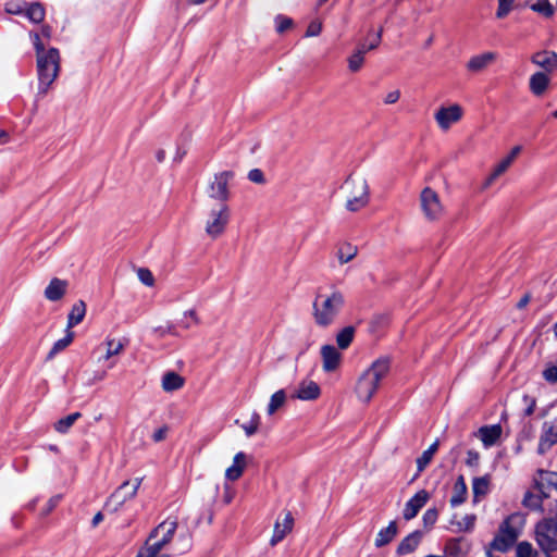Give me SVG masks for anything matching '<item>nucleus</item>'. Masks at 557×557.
Returning <instances> with one entry per match:
<instances>
[{
    "instance_id": "1",
    "label": "nucleus",
    "mask_w": 557,
    "mask_h": 557,
    "mask_svg": "<svg viewBox=\"0 0 557 557\" xmlns=\"http://www.w3.org/2000/svg\"><path fill=\"white\" fill-rule=\"evenodd\" d=\"M29 37L36 52V72L38 79V90L36 100L42 99L58 78L61 69L60 52L57 48L46 49L40 39V34L30 32Z\"/></svg>"
},
{
    "instance_id": "2",
    "label": "nucleus",
    "mask_w": 557,
    "mask_h": 557,
    "mask_svg": "<svg viewBox=\"0 0 557 557\" xmlns=\"http://www.w3.org/2000/svg\"><path fill=\"white\" fill-rule=\"evenodd\" d=\"M345 306V295L332 287L330 294L318 293L313 301V319L317 325L326 327L333 324Z\"/></svg>"
},
{
    "instance_id": "3",
    "label": "nucleus",
    "mask_w": 557,
    "mask_h": 557,
    "mask_svg": "<svg viewBox=\"0 0 557 557\" xmlns=\"http://www.w3.org/2000/svg\"><path fill=\"white\" fill-rule=\"evenodd\" d=\"M388 372V359L381 358L375 360L358 379L356 384L357 397L363 403H369L379 388L380 382Z\"/></svg>"
},
{
    "instance_id": "4",
    "label": "nucleus",
    "mask_w": 557,
    "mask_h": 557,
    "mask_svg": "<svg viewBox=\"0 0 557 557\" xmlns=\"http://www.w3.org/2000/svg\"><path fill=\"white\" fill-rule=\"evenodd\" d=\"M177 528L175 520H165L160 523L146 542V546L139 550L137 557H171L164 553L165 546L172 541Z\"/></svg>"
},
{
    "instance_id": "5",
    "label": "nucleus",
    "mask_w": 557,
    "mask_h": 557,
    "mask_svg": "<svg viewBox=\"0 0 557 557\" xmlns=\"http://www.w3.org/2000/svg\"><path fill=\"white\" fill-rule=\"evenodd\" d=\"M524 524V515L520 512L511 513L499 525L498 533L491 546L498 552H507L521 535Z\"/></svg>"
},
{
    "instance_id": "6",
    "label": "nucleus",
    "mask_w": 557,
    "mask_h": 557,
    "mask_svg": "<svg viewBox=\"0 0 557 557\" xmlns=\"http://www.w3.org/2000/svg\"><path fill=\"white\" fill-rule=\"evenodd\" d=\"M343 188L347 194L346 209L350 212L359 211L369 202V186L367 180L361 176H348Z\"/></svg>"
},
{
    "instance_id": "7",
    "label": "nucleus",
    "mask_w": 557,
    "mask_h": 557,
    "mask_svg": "<svg viewBox=\"0 0 557 557\" xmlns=\"http://www.w3.org/2000/svg\"><path fill=\"white\" fill-rule=\"evenodd\" d=\"M143 482V478H135L133 481H124L109 497L106 508L112 512L117 511L124 503L136 496Z\"/></svg>"
},
{
    "instance_id": "8",
    "label": "nucleus",
    "mask_w": 557,
    "mask_h": 557,
    "mask_svg": "<svg viewBox=\"0 0 557 557\" xmlns=\"http://www.w3.org/2000/svg\"><path fill=\"white\" fill-rule=\"evenodd\" d=\"M420 207L428 221H437L444 214V205L440 195L431 187H425L420 194Z\"/></svg>"
},
{
    "instance_id": "9",
    "label": "nucleus",
    "mask_w": 557,
    "mask_h": 557,
    "mask_svg": "<svg viewBox=\"0 0 557 557\" xmlns=\"http://www.w3.org/2000/svg\"><path fill=\"white\" fill-rule=\"evenodd\" d=\"M536 541L545 552V557H549L548 553L557 549V520L545 519L537 523Z\"/></svg>"
},
{
    "instance_id": "10",
    "label": "nucleus",
    "mask_w": 557,
    "mask_h": 557,
    "mask_svg": "<svg viewBox=\"0 0 557 557\" xmlns=\"http://www.w3.org/2000/svg\"><path fill=\"white\" fill-rule=\"evenodd\" d=\"M230 221V209L227 205L220 203L216 208H212L208 214L206 222V233L212 237H219L226 228Z\"/></svg>"
},
{
    "instance_id": "11",
    "label": "nucleus",
    "mask_w": 557,
    "mask_h": 557,
    "mask_svg": "<svg viewBox=\"0 0 557 557\" xmlns=\"http://www.w3.org/2000/svg\"><path fill=\"white\" fill-rule=\"evenodd\" d=\"M233 177L234 173L232 171L216 173L209 185V197L225 202L230 197L228 183Z\"/></svg>"
},
{
    "instance_id": "12",
    "label": "nucleus",
    "mask_w": 557,
    "mask_h": 557,
    "mask_svg": "<svg viewBox=\"0 0 557 557\" xmlns=\"http://www.w3.org/2000/svg\"><path fill=\"white\" fill-rule=\"evenodd\" d=\"M521 150V146H515L510 152L495 165L491 174L483 182L481 190H486L490 188L494 182L511 166Z\"/></svg>"
},
{
    "instance_id": "13",
    "label": "nucleus",
    "mask_w": 557,
    "mask_h": 557,
    "mask_svg": "<svg viewBox=\"0 0 557 557\" xmlns=\"http://www.w3.org/2000/svg\"><path fill=\"white\" fill-rule=\"evenodd\" d=\"M463 110L461 106L454 103L449 107H441L434 115L438 127L447 131L450 126L461 120Z\"/></svg>"
},
{
    "instance_id": "14",
    "label": "nucleus",
    "mask_w": 557,
    "mask_h": 557,
    "mask_svg": "<svg viewBox=\"0 0 557 557\" xmlns=\"http://www.w3.org/2000/svg\"><path fill=\"white\" fill-rule=\"evenodd\" d=\"M555 444H557V419L544 422L539 442V453H546Z\"/></svg>"
},
{
    "instance_id": "15",
    "label": "nucleus",
    "mask_w": 557,
    "mask_h": 557,
    "mask_svg": "<svg viewBox=\"0 0 557 557\" xmlns=\"http://www.w3.org/2000/svg\"><path fill=\"white\" fill-rule=\"evenodd\" d=\"M321 358L323 371L330 373L339 367L343 356L333 345H324L321 347Z\"/></svg>"
},
{
    "instance_id": "16",
    "label": "nucleus",
    "mask_w": 557,
    "mask_h": 557,
    "mask_svg": "<svg viewBox=\"0 0 557 557\" xmlns=\"http://www.w3.org/2000/svg\"><path fill=\"white\" fill-rule=\"evenodd\" d=\"M429 493L425 490L417 492L405 505L404 519L411 520L417 517L420 509L428 503Z\"/></svg>"
},
{
    "instance_id": "17",
    "label": "nucleus",
    "mask_w": 557,
    "mask_h": 557,
    "mask_svg": "<svg viewBox=\"0 0 557 557\" xmlns=\"http://www.w3.org/2000/svg\"><path fill=\"white\" fill-rule=\"evenodd\" d=\"M496 59V52L486 51L471 57L467 62L466 67L471 73H480L487 69Z\"/></svg>"
},
{
    "instance_id": "18",
    "label": "nucleus",
    "mask_w": 557,
    "mask_h": 557,
    "mask_svg": "<svg viewBox=\"0 0 557 557\" xmlns=\"http://www.w3.org/2000/svg\"><path fill=\"white\" fill-rule=\"evenodd\" d=\"M320 386L315 382L311 380H302L295 389L293 398L300 400H314L320 396Z\"/></svg>"
},
{
    "instance_id": "19",
    "label": "nucleus",
    "mask_w": 557,
    "mask_h": 557,
    "mask_svg": "<svg viewBox=\"0 0 557 557\" xmlns=\"http://www.w3.org/2000/svg\"><path fill=\"white\" fill-rule=\"evenodd\" d=\"M294 527V518L289 511L285 513L282 522L276 521L273 529V535L270 540V545H277L283 539L292 532Z\"/></svg>"
},
{
    "instance_id": "20",
    "label": "nucleus",
    "mask_w": 557,
    "mask_h": 557,
    "mask_svg": "<svg viewBox=\"0 0 557 557\" xmlns=\"http://www.w3.org/2000/svg\"><path fill=\"white\" fill-rule=\"evenodd\" d=\"M531 61L546 72H553L557 69V53L552 51L536 52L532 55Z\"/></svg>"
},
{
    "instance_id": "21",
    "label": "nucleus",
    "mask_w": 557,
    "mask_h": 557,
    "mask_svg": "<svg viewBox=\"0 0 557 557\" xmlns=\"http://www.w3.org/2000/svg\"><path fill=\"white\" fill-rule=\"evenodd\" d=\"M67 282L58 277L52 278L45 289V297L50 301H58L66 293Z\"/></svg>"
},
{
    "instance_id": "22",
    "label": "nucleus",
    "mask_w": 557,
    "mask_h": 557,
    "mask_svg": "<svg viewBox=\"0 0 557 557\" xmlns=\"http://www.w3.org/2000/svg\"><path fill=\"white\" fill-rule=\"evenodd\" d=\"M502 435V426L499 424L481 426L476 436L482 441L485 447L493 446Z\"/></svg>"
},
{
    "instance_id": "23",
    "label": "nucleus",
    "mask_w": 557,
    "mask_h": 557,
    "mask_svg": "<svg viewBox=\"0 0 557 557\" xmlns=\"http://www.w3.org/2000/svg\"><path fill=\"white\" fill-rule=\"evenodd\" d=\"M550 78L544 72H536L530 77L529 87L534 96H542L548 88Z\"/></svg>"
},
{
    "instance_id": "24",
    "label": "nucleus",
    "mask_w": 557,
    "mask_h": 557,
    "mask_svg": "<svg viewBox=\"0 0 557 557\" xmlns=\"http://www.w3.org/2000/svg\"><path fill=\"white\" fill-rule=\"evenodd\" d=\"M246 465V455L243 451L237 453L234 456L233 465L225 471V476L230 481H235L243 474Z\"/></svg>"
},
{
    "instance_id": "25",
    "label": "nucleus",
    "mask_w": 557,
    "mask_h": 557,
    "mask_svg": "<svg viewBox=\"0 0 557 557\" xmlns=\"http://www.w3.org/2000/svg\"><path fill=\"white\" fill-rule=\"evenodd\" d=\"M422 539V533L420 531H414L407 535L403 541L399 543L397 547V554L398 555H407L412 553L419 545L420 541Z\"/></svg>"
},
{
    "instance_id": "26",
    "label": "nucleus",
    "mask_w": 557,
    "mask_h": 557,
    "mask_svg": "<svg viewBox=\"0 0 557 557\" xmlns=\"http://www.w3.org/2000/svg\"><path fill=\"white\" fill-rule=\"evenodd\" d=\"M468 488L463 475H459L455 482L453 495L450 497L451 507H457L467 499Z\"/></svg>"
},
{
    "instance_id": "27",
    "label": "nucleus",
    "mask_w": 557,
    "mask_h": 557,
    "mask_svg": "<svg viewBox=\"0 0 557 557\" xmlns=\"http://www.w3.org/2000/svg\"><path fill=\"white\" fill-rule=\"evenodd\" d=\"M185 380L176 372L169 371L162 377V388L165 392H174L184 386Z\"/></svg>"
},
{
    "instance_id": "28",
    "label": "nucleus",
    "mask_w": 557,
    "mask_h": 557,
    "mask_svg": "<svg viewBox=\"0 0 557 557\" xmlns=\"http://www.w3.org/2000/svg\"><path fill=\"white\" fill-rule=\"evenodd\" d=\"M86 314V304L83 300H78L72 307L67 315V330L74 327L79 324Z\"/></svg>"
},
{
    "instance_id": "29",
    "label": "nucleus",
    "mask_w": 557,
    "mask_h": 557,
    "mask_svg": "<svg viewBox=\"0 0 557 557\" xmlns=\"http://www.w3.org/2000/svg\"><path fill=\"white\" fill-rule=\"evenodd\" d=\"M358 253V248L355 245L349 243H343L338 245L336 249V257L338 259L339 264H346L354 260Z\"/></svg>"
},
{
    "instance_id": "30",
    "label": "nucleus",
    "mask_w": 557,
    "mask_h": 557,
    "mask_svg": "<svg viewBox=\"0 0 557 557\" xmlns=\"http://www.w3.org/2000/svg\"><path fill=\"white\" fill-rule=\"evenodd\" d=\"M396 534H397V524L395 521H391L386 528L379 531L375 542H374L375 546L383 547V546L387 545L388 543H391L393 541V539L396 536Z\"/></svg>"
},
{
    "instance_id": "31",
    "label": "nucleus",
    "mask_w": 557,
    "mask_h": 557,
    "mask_svg": "<svg viewBox=\"0 0 557 557\" xmlns=\"http://www.w3.org/2000/svg\"><path fill=\"white\" fill-rule=\"evenodd\" d=\"M46 11L41 3H27L25 16L33 23L39 24L45 20Z\"/></svg>"
},
{
    "instance_id": "32",
    "label": "nucleus",
    "mask_w": 557,
    "mask_h": 557,
    "mask_svg": "<svg viewBox=\"0 0 557 557\" xmlns=\"http://www.w3.org/2000/svg\"><path fill=\"white\" fill-rule=\"evenodd\" d=\"M126 344H127L126 339L107 338L106 339L107 351L104 355V359L109 360L113 356L120 355L124 350Z\"/></svg>"
},
{
    "instance_id": "33",
    "label": "nucleus",
    "mask_w": 557,
    "mask_h": 557,
    "mask_svg": "<svg viewBox=\"0 0 557 557\" xmlns=\"http://www.w3.org/2000/svg\"><path fill=\"white\" fill-rule=\"evenodd\" d=\"M490 479L487 475L474 478L472 482V491L474 502H479L480 497H483L488 492Z\"/></svg>"
},
{
    "instance_id": "34",
    "label": "nucleus",
    "mask_w": 557,
    "mask_h": 557,
    "mask_svg": "<svg viewBox=\"0 0 557 557\" xmlns=\"http://www.w3.org/2000/svg\"><path fill=\"white\" fill-rule=\"evenodd\" d=\"M438 449V441H435L426 450H424L422 453V455L417 459V468H418V473L417 475H419L425 468L426 466L431 462L434 454L437 451Z\"/></svg>"
},
{
    "instance_id": "35",
    "label": "nucleus",
    "mask_w": 557,
    "mask_h": 557,
    "mask_svg": "<svg viewBox=\"0 0 557 557\" xmlns=\"http://www.w3.org/2000/svg\"><path fill=\"white\" fill-rule=\"evenodd\" d=\"M355 336V327L346 326L338 332L336 335V343L339 349H347Z\"/></svg>"
},
{
    "instance_id": "36",
    "label": "nucleus",
    "mask_w": 557,
    "mask_h": 557,
    "mask_svg": "<svg viewBox=\"0 0 557 557\" xmlns=\"http://www.w3.org/2000/svg\"><path fill=\"white\" fill-rule=\"evenodd\" d=\"M285 401H286L285 391L280 389L277 392H275L270 398V401H269V405L267 408L268 414L269 416L274 414L276 412V410H278L281 407L284 406Z\"/></svg>"
},
{
    "instance_id": "37",
    "label": "nucleus",
    "mask_w": 557,
    "mask_h": 557,
    "mask_svg": "<svg viewBox=\"0 0 557 557\" xmlns=\"http://www.w3.org/2000/svg\"><path fill=\"white\" fill-rule=\"evenodd\" d=\"M73 338H74V333L71 332L70 330L66 331V335L57 341L51 350L49 351L47 358L48 359H52L54 358L55 355H58L59 352H61L62 350H64L72 342H73Z\"/></svg>"
},
{
    "instance_id": "38",
    "label": "nucleus",
    "mask_w": 557,
    "mask_h": 557,
    "mask_svg": "<svg viewBox=\"0 0 557 557\" xmlns=\"http://www.w3.org/2000/svg\"><path fill=\"white\" fill-rule=\"evenodd\" d=\"M81 413L79 412H74V413H71L69 414L67 417L65 418H62L60 419L54 428L55 430L59 432V433H66L69 431V429L75 423V421L81 418Z\"/></svg>"
},
{
    "instance_id": "39",
    "label": "nucleus",
    "mask_w": 557,
    "mask_h": 557,
    "mask_svg": "<svg viewBox=\"0 0 557 557\" xmlns=\"http://www.w3.org/2000/svg\"><path fill=\"white\" fill-rule=\"evenodd\" d=\"M531 9L545 17H550L554 14V7L548 0H536Z\"/></svg>"
},
{
    "instance_id": "40",
    "label": "nucleus",
    "mask_w": 557,
    "mask_h": 557,
    "mask_svg": "<svg viewBox=\"0 0 557 557\" xmlns=\"http://www.w3.org/2000/svg\"><path fill=\"white\" fill-rule=\"evenodd\" d=\"M199 323V318L195 310L190 309L183 313V318L178 321V325L183 329L187 330L193 325H197Z\"/></svg>"
},
{
    "instance_id": "41",
    "label": "nucleus",
    "mask_w": 557,
    "mask_h": 557,
    "mask_svg": "<svg viewBox=\"0 0 557 557\" xmlns=\"http://www.w3.org/2000/svg\"><path fill=\"white\" fill-rule=\"evenodd\" d=\"M27 3L24 1H9L4 5V10L9 14L13 15H25Z\"/></svg>"
},
{
    "instance_id": "42",
    "label": "nucleus",
    "mask_w": 557,
    "mask_h": 557,
    "mask_svg": "<svg viewBox=\"0 0 557 557\" xmlns=\"http://www.w3.org/2000/svg\"><path fill=\"white\" fill-rule=\"evenodd\" d=\"M364 57H362V51H355L348 58V69L351 72H358L363 65Z\"/></svg>"
},
{
    "instance_id": "43",
    "label": "nucleus",
    "mask_w": 557,
    "mask_h": 557,
    "mask_svg": "<svg viewBox=\"0 0 557 557\" xmlns=\"http://www.w3.org/2000/svg\"><path fill=\"white\" fill-rule=\"evenodd\" d=\"M138 280L146 286L152 287L154 285V277L152 272L147 268H138L137 271Z\"/></svg>"
},
{
    "instance_id": "44",
    "label": "nucleus",
    "mask_w": 557,
    "mask_h": 557,
    "mask_svg": "<svg viewBox=\"0 0 557 557\" xmlns=\"http://www.w3.org/2000/svg\"><path fill=\"white\" fill-rule=\"evenodd\" d=\"M260 416L257 412L252 413V417L248 423L242 425L247 436L253 435L259 428Z\"/></svg>"
},
{
    "instance_id": "45",
    "label": "nucleus",
    "mask_w": 557,
    "mask_h": 557,
    "mask_svg": "<svg viewBox=\"0 0 557 557\" xmlns=\"http://www.w3.org/2000/svg\"><path fill=\"white\" fill-rule=\"evenodd\" d=\"M515 0H498L496 16L504 18L511 11Z\"/></svg>"
},
{
    "instance_id": "46",
    "label": "nucleus",
    "mask_w": 557,
    "mask_h": 557,
    "mask_svg": "<svg viewBox=\"0 0 557 557\" xmlns=\"http://www.w3.org/2000/svg\"><path fill=\"white\" fill-rule=\"evenodd\" d=\"M275 25L276 32L281 34L293 26V20L284 15H277L275 17Z\"/></svg>"
},
{
    "instance_id": "47",
    "label": "nucleus",
    "mask_w": 557,
    "mask_h": 557,
    "mask_svg": "<svg viewBox=\"0 0 557 557\" xmlns=\"http://www.w3.org/2000/svg\"><path fill=\"white\" fill-rule=\"evenodd\" d=\"M437 517L438 512L435 508L428 509L422 517L424 527L432 528L435 524Z\"/></svg>"
},
{
    "instance_id": "48",
    "label": "nucleus",
    "mask_w": 557,
    "mask_h": 557,
    "mask_svg": "<svg viewBox=\"0 0 557 557\" xmlns=\"http://www.w3.org/2000/svg\"><path fill=\"white\" fill-rule=\"evenodd\" d=\"M475 516L466 515L461 521L457 523L458 531H471L474 527Z\"/></svg>"
},
{
    "instance_id": "49",
    "label": "nucleus",
    "mask_w": 557,
    "mask_h": 557,
    "mask_svg": "<svg viewBox=\"0 0 557 557\" xmlns=\"http://www.w3.org/2000/svg\"><path fill=\"white\" fill-rule=\"evenodd\" d=\"M533 548L528 542H521L517 546V557H532Z\"/></svg>"
},
{
    "instance_id": "50",
    "label": "nucleus",
    "mask_w": 557,
    "mask_h": 557,
    "mask_svg": "<svg viewBox=\"0 0 557 557\" xmlns=\"http://www.w3.org/2000/svg\"><path fill=\"white\" fill-rule=\"evenodd\" d=\"M153 332L159 336L163 337L166 334L176 335V327L174 324H168L165 326H158L153 329Z\"/></svg>"
},
{
    "instance_id": "51",
    "label": "nucleus",
    "mask_w": 557,
    "mask_h": 557,
    "mask_svg": "<svg viewBox=\"0 0 557 557\" xmlns=\"http://www.w3.org/2000/svg\"><path fill=\"white\" fill-rule=\"evenodd\" d=\"M248 180L255 184H263L265 182L263 172L259 169H252L248 173Z\"/></svg>"
},
{
    "instance_id": "52",
    "label": "nucleus",
    "mask_w": 557,
    "mask_h": 557,
    "mask_svg": "<svg viewBox=\"0 0 557 557\" xmlns=\"http://www.w3.org/2000/svg\"><path fill=\"white\" fill-rule=\"evenodd\" d=\"M322 30V24L318 21H313L309 24L308 28H307V32H306V37H314V36H318Z\"/></svg>"
},
{
    "instance_id": "53",
    "label": "nucleus",
    "mask_w": 557,
    "mask_h": 557,
    "mask_svg": "<svg viewBox=\"0 0 557 557\" xmlns=\"http://www.w3.org/2000/svg\"><path fill=\"white\" fill-rule=\"evenodd\" d=\"M60 499H61L60 495H55V496H52L51 498H49V500L47 502V504L42 510V516L49 515L58 506Z\"/></svg>"
},
{
    "instance_id": "54",
    "label": "nucleus",
    "mask_w": 557,
    "mask_h": 557,
    "mask_svg": "<svg viewBox=\"0 0 557 557\" xmlns=\"http://www.w3.org/2000/svg\"><path fill=\"white\" fill-rule=\"evenodd\" d=\"M540 503H541V499L539 498V496L533 495V494L525 495V497L523 499V504L527 507L532 508V509L539 508L540 507Z\"/></svg>"
},
{
    "instance_id": "55",
    "label": "nucleus",
    "mask_w": 557,
    "mask_h": 557,
    "mask_svg": "<svg viewBox=\"0 0 557 557\" xmlns=\"http://www.w3.org/2000/svg\"><path fill=\"white\" fill-rule=\"evenodd\" d=\"M544 379L549 383H556L557 382V367H548L543 372Z\"/></svg>"
},
{
    "instance_id": "56",
    "label": "nucleus",
    "mask_w": 557,
    "mask_h": 557,
    "mask_svg": "<svg viewBox=\"0 0 557 557\" xmlns=\"http://www.w3.org/2000/svg\"><path fill=\"white\" fill-rule=\"evenodd\" d=\"M479 459H480V455L478 451L472 450V449L467 451V459H466L467 466L476 467L479 465Z\"/></svg>"
},
{
    "instance_id": "57",
    "label": "nucleus",
    "mask_w": 557,
    "mask_h": 557,
    "mask_svg": "<svg viewBox=\"0 0 557 557\" xmlns=\"http://www.w3.org/2000/svg\"><path fill=\"white\" fill-rule=\"evenodd\" d=\"M168 431H169V428L166 425H163V426L159 428L152 434V440L156 443H159V442L163 441L166 437Z\"/></svg>"
},
{
    "instance_id": "58",
    "label": "nucleus",
    "mask_w": 557,
    "mask_h": 557,
    "mask_svg": "<svg viewBox=\"0 0 557 557\" xmlns=\"http://www.w3.org/2000/svg\"><path fill=\"white\" fill-rule=\"evenodd\" d=\"M399 98H400V91L398 89H396V90L389 91L385 96L384 102L386 104H393V103L397 102L399 100Z\"/></svg>"
},
{
    "instance_id": "59",
    "label": "nucleus",
    "mask_w": 557,
    "mask_h": 557,
    "mask_svg": "<svg viewBox=\"0 0 557 557\" xmlns=\"http://www.w3.org/2000/svg\"><path fill=\"white\" fill-rule=\"evenodd\" d=\"M381 37H382V29H379L374 40L369 44L368 49L369 50H374L380 45Z\"/></svg>"
},
{
    "instance_id": "60",
    "label": "nucleus",
    "mask_w": 557,
    "mask_h": 557,
    "mask_svg": "<svg viewBox=\"0 0 557 557\" xmlns=\"http://www.w3.org/2000/svg\"><path fill=\"white\" fill-rule=\"evenodd\" d=\"M530 301V296L529 295H524L520 300L519 302L517 304V307L519 309H522L524 308Z\"/></svg>"
},
{
    "instance_id": "61",
    "label": "nucleus",
    "mask_w": 557,
    "mask_h": 557,
    "mask_svg": "<svg viewBox=\"0 0 557 557\" xmlns=\"http://www.w3.org/2000/svg\"><path fill=\"white\" fill-rule=\"evenodd\" d=\"M103 520V515L101 512H97L91 521L92 527H97Z\"/></svg>"
},
{
    "instance_id": "62",
    "label": "nucleus",
    "mask_w": 557,
    "mask_h": 557,
    "mask_svg": "<svg viewBox=\"0 0 557 557\" xmlns=\"http://www.w3.org/2000/svg\"><path fill=\"white\" fill-rule=\"evenodd\" d=\"M9 140H10L9 134L5 131L0 129V145L7 144V143H9Z\"/></svg>"
},
{
    "instance_id": "63",
    "label": "nucleus",
    "mask_w": 557,
    "mask_h": 557,
    "mask_svg": "<svg viewBox=\"0 0 557 557\" xmlns=\"http://www.w3.org/2000/svg\"><path fill=\"white\" fill-rule=\"evenodd\" d=\"M41 35L46 38H50L51 36V27L48 25H45L41 27Z\"/></svg>"
},
{
    "instance_id": "64",
    "label": "nucleus",
    "mask_w": 557,
    "mask_h": 557,
    "mask_svg": "<svg viewBox=\"0 0 557 557\" xmlns=\"http://www.w3.org/2000/svg\"><path fill=\"white\" fill-rule=\"evenodd\" d=\"M157 159H158L159 162H162L165 159V151L164 150H159L157 152Z\"/></svg>"
}]
</instances>
